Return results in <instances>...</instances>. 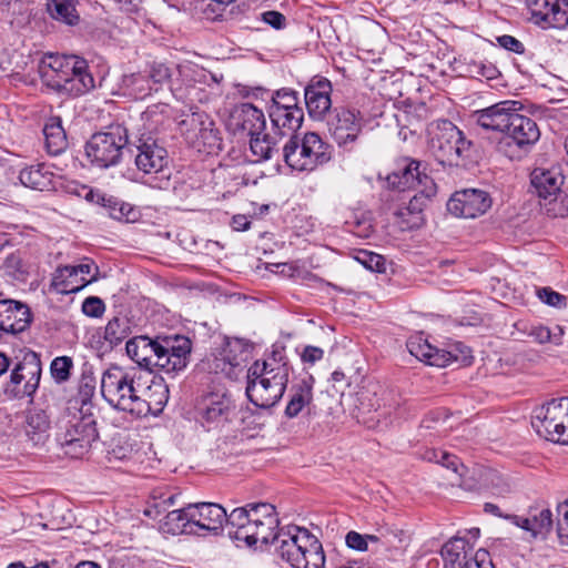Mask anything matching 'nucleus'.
Instances as JSON below:
<instances>
[{
	"label": "nucleus",
	"instance_id": "29",
	"mask_svg": "<svg viewBox=\"0 0 568 568\" xmlns=\"http://www.w3.org/2000/svg\"><path fill=\"white\" fill-rule=\"evenodd\" d=\"M270 118L273 126L280 130L277 135L284 136L290 134L292 136L294 135L293 133L301 128L304 112L303 109L286 110L270 108Z\"/></svg>",
	"mask_w": 568,
	"mask_h": 568
},
{
	"label": "nucleus",
	"instance_id": "1",
	"mask_svg": "<svg viewBox=\"0 0 568 568\" xmlns=\"http://www.w3.org/2000/svg\"><path fill=\"white\" fill-rule=\"evenodd\" d=\"M194 535L217 534L227 526L231 538L247 546L277 544L280 557L292 568H325V555L320 540L306 528L287 526L275 531L278 518L275 507L268 503L248 504L235 508L230 515L219 504H189Z\"/></svg>",
	"mask_w": 568,
	"mask_h": 568
},
{
	"label": "nucleus",
	"instance_id": "9",
	"mask_svg": "<svg viewBox=\"0 0 568 568\" xmlns=\"http://www.w3.org/2000/svg\"><path fill=\"white\" fill-rule=\"evenodd\" d=\"M539 139L540 130L537 123L517 111L506 135L498 143V150L510 160H519Z\"/></svg>",
	"mask_w": 568,
	"mask_h": 568
},
{
	"label": "nucleus",
	"instance_id": "52",
	"mask_svg": "<svg viewBox=\"0 0 568 568\" xmlns=\"http://www.w3.org/2000/svg\"><path fill=\"white\" fill-rule=\"evenodd\" d=\"M424 458L457 471L458 458L455 455H450L444 450L430 449L425 453Z\"/></svg>",
	"mask_w": 568,
	"mask_h": 568
},
{
	"label": "nucleus",
	"instance_id": "56",
	"mask_svg": "<svg viewBox=\"0 0 568 568\" xmlns=\"http://www.w3.org/2000/svg\"><path fill=\"white\" fill-rule=\"evenodd\" d=\"M537 296L541 302L549 306L561 307L565 305L566 297L550 287H542L537 290Z\"/></svg>",
	"mask_w": 568,
	"mask_h": 568
},
{
	"label": "nucleus",
	"instance_id": "34",
	"mask_svg": "<svg viewBox=\"0 0 568 568\" xmlns=\"http://www.w3.org/2000/svg\"><path fill=\"white\" fill-rule=\"evenodd\" d=\"M22 185L32 190H49L52 183V173L42 164L30 165L19 173Z\"/></svg>",
	"mask_w": 568,
	"mask_h": 568
},
{
	"label": "nucleus",
	"instance_id": "30",
	"mask_svg": "<svg viewBox=\"0 0 568 568\" xmlns=\"http://www.w3.org/2000/svg\"><path fill=\"white\" fill-rule=\"evenodd\" d=\"M140 398L146 405V410L142 415L145 417L150 414L156 415L162 412L169 399V389L161 382H154L149 386L141 385Z\"/></svg>",
	"mask_w": 568,
	"mask_h": 568
},
{
	"label": "nucleus",
	"instance_id": "38",
	"mask_svg": "<svg viewBox=\"0 0 568 568\" xmlns=\"http://www.w3.org/2000/svg\"><path fill=\"white\" fill-rule=\"evenodd\" d=\"M122 87L134 99H143L150 95L153 90L158 91V88H153L145 72L125 74L122 79Z\"/></svg>",
	"mask_w": 568,
	"mask_h": 568
},
{
	"label": "nucleus",
	"instance_id": "39",
	"mask_svg": "<svg viewBox=\"0 0 568 568\" xmlns=\"http://www.w3.org/2000/svg\"><path fill=\"white\" fill-rule=\"evenodd\" d=\"M95 83L91 72L88 71V62L73 54V92L84 94L94 89Z\"/></svg>",
	"mask_w": 568,
	"mask_h": 568
},
{
	"label": "nucleus",
	"instance_id": "58",
	"mask_svg": "<svg viewBox=\"0 0 568 568\" xmlns=\"http://www.w3.org/2000/svg\"><path fill=\"white\" fill-rule=\"evenodd\" d=\"M497 43L507 51L516 54L525 53V45L521 41L509 34H503L496 38Z\"/></svg>",
	"mask_w": 568,
	"mask_h": 568
},
{
	"label": "nucleus",
	"instance_id": "15",
	"mask_svg": "<svg viewBox=\"0 0 568 568\" xmlns=\"http://www.w3.org/2000/svg\"><path fill=\"white\" fill-rule=\"evenodd\" d=\"M529 20L542 28L561 29L568 26L567 0H525Z\"/></svg>",
	"mask_w": 568,
	"mask_h": 568
},
{
	"label": "nucleus",
	"instance_id": "2",
	"mask_svg": "<svg viewBox=\"0 0 568 568\" xmlns=\"http://www.w3.org/2000/svg\"><path fill=\"white\" fill-rule=\"evenodd\" d=\"M128 356L140 367L166 374L183 371L189 363L191 341L185 336L152 339L148 336H135L126 342Z\"/></svg>",
	"mask_w": 568,
	"mask_h": 568
},
{
	"label": "nucleus",
	"instance_id": "35",
	"mask_svg": "<svg viewBox=\"0 0 568 568\" xmlns=\"http://www.w3.org/2000/svg\"><path fill=\"white\" fill-rule=\"evenodd\" d=\"M71 294V266H58L51 274L47 288V295L51 302L60 301L63 296Z\"/></svg>",
	"mask_w": 568,
	"mask_h": 568
},
{
	"label": "nucleus",
	"instance_id": "54",
	"mask_svg": "<svg viewBox=\"0 0 568 568\" xmlns=\"http://www.w3.org/2000/svg\"><path fill=\"white\" fill-rule=\"evenodd\" d=\"M81 312L88 317L101 318L105 312V304L98 296H89L82 302Z\"/></svg>",
	"mask_w": 568,
	"mask_h": 568
},
{
	"label": "nucleus",
	"instance_id": "31",
	"mask_svg": "<svg viewBox=\"0 0 568 568\" xmlns=\"http://www.w3.org/2000/svg\"><path fill=\"white\" fill-rule=\"evenodd\" d=\"M43 134L50 154L59 155L67 149L68 138L60 118H50L43 128Z\"/></svg>",
	"mask_w": 568,
	"mask_h": 568
},
{
	"label": "nucleus",
	"instance_id": "11",
	"mask_svg": "<svg viewBox=\"0 0 568 568\" xmlns=\"http://www.w3.org/2000/svg\"><path fill=\"white\" fill-rule=\"evenodd\" d=\"M234 409V399L231 393L223 387L204 393L195 405L196 418L207 429L229 422Z\"/></svg>",
	"mask_w": 568,
	"mask_h": 568
},
{
	"label": "nucleus",
	"instance_id": "62",
	"mask_svg": "<svg viewBox=\"0 0 568 568\" xmlns=\"http://www.w3.org/2000/svg\"><path fill=\"white\" fill-rule=\"evenodd\" d=\"M262 19L276 30L283 29L286 22L285 16L278 11H266L262 14Z\"/></svg>",
	"mask_w": 568,
	"mask_h": 568
},
{
	"label": "nucleus",
	"instance_id": "21",
	"mask_svg": "<svg viewBox=\"0 0 568 568\" xmlns=\"http://www.w3.org/2000/svg\"><path fill=\"white\" fill-rule=\"evenodd\" d=\"M420 163L416 160L404 158L396 163V168L387 178V184L396 190L405 191L416 185H429L433 182L426 174L419 171Z\"/></svg>",
	"mask_w": 568,
	"mask_h": 568
},
{
	"label": "nucleus",
	"instance_id": "4",
	"mask_svg": "<svg viewBox=\"0 0 568 568\" xmlns=\"http://www.w3.org/2000/svg\"><path fill=\"white\" fill-rule=\"evenodd\" d=\"M141 375L134 368L110 366L101 376V394L113 408L142 417L146 405L140 398Z\"/></svg>",
	"mask_w": 568,
	"mask_h": 568
},
{
	"label": "nucleus",
	"instance_id": "10",
	"mask_svg": "<svg viewBox=\"0 0 568 568\" xmlns=\"http://www.w3.org/2000/svg\"><path fill=\"white\" fill-rule=\"evenodd\" d=\"M564 175L559 168H536L530 173V184L540 199L549 200L547 212L552 216L568 215V195L561 193Z\"/></svg>",
	"mask_w": 568,
	"mask_h": 568
},
{
	"label": "nucleus",
	"instance_id": "50",
	"mask_svg": "<svg viewBox=\"0 0 568 568\" xmlns=\"http://www.w3.org/2000/svg\"><path fill=\"white\" fill-rule=\"evenodd\" d=\"M71 357H55L50 365V373L55 383L67 382L70 377Z\"/></svg>",
	"mask_w": 568,
	"mask_h": 568
},
{
	"label": "nucleus",
	"instance_id": "8",
	"mask_svg": "<svg viewBox=\"0 0 568 568\" xmlns=\"http://www.w3.org/2000/svg\"><path fill=\"white\" fill-rule=\"evenodd\" d=\"M430 148L442 162H453L471 148V141L449 120L442 119L429 126Z\"/></svg>",
	"mask_w": 568,
	"mask_h": 568
},
{
	"label": "nucleus",
	"instance_id": "44",
	"mask_svg": "<svg viewBox=\"0 0 568 568\" xmlns=\"http://www.w3.org/2000/svg\"><path fill=\"white\" fill-rule=\"evenodd\" d=\"M130 334V325L124 317H113L109 321L104 331V338L110 345H119Z\"/></svg>",
	"mask_w": 568,
	"mask_h": 568
},
{
	"label": "nucleus",
	"instance_id": "32",
	"mask_svg": "<svg viewBox=\"0 0 568 568\" xmlns=\"http://www.w3.org/2000/svg\"><path fill=\"white\" fill-rule=\"evenodd\" d=\"M191 510L189 505L183 508L169 511L162 521V530L171 535L193 534L197 530L193 528Z\"/></svg>",
	"mask_w": 568,
	"mask_h": 568
},
{
	"label": "nucleus",
	"instance_id": "20",
	"mask_svg": "<svg viewBox=\"0 0 568 568\" xmlns=\"http://www.w3.org/2000/svg\"><path fill=\"white\" fill-rule=\"evenodd\" d=\"M39 73L42 82L54 91L65 89L71 81V65L65 54L48 53L39 65Z\"/></svg>",
	"mask_w": 568,
	"mask_h": 568
},
{
	"label": "nucleus",
	"instance_id": "41",
	"mask_svg": "<svg viewBox=\"0 0 568 568\" xmlns=\"http://www.w3.org/2000/svg\"><path fill=\"white\" fill-rule=\"evenodd\" d=\"M525 333L539 344L552 343L555 345H560L562 343L564 329L559 325H555L552 327L544 326L541 324L530 325L525 329Z\"/></svg>",
	"mask_w": 568,
	"mask_h": 568
},
{
	"label": "nucleus",
	"instance_id": "43",
	"mask_svg": "<svg viewBox=\"0 0 568 568\" xmlns=\"http://www.w3.org/2000/svg\"><path fill=\"white\" fill-rule=\"evenodd\" d=\"M48 428V417L43 412H36L28 416L26 433L36 444L44 439Z\"/></svg>",
	"mask_w": 568,
	"mask_h": 568
},
{
	"label": "nucleus",
	"instance_id": "53",
	"mask_svg": "<svg viewBox=\"0 0 568 568\" xmlns=\"http://www.w3.org/2000/svg\"><path fill=\"white\" fill-rule=\"evenodd\" d=\"M73 195L84 199L88 203L101 205L105 193L88 185L73 182Z\"/></svg>",
	"mask_w": 568,
	"mask_h": 568
},
{
	"label": "nucleus",
	"instance_id": "60",
	"mask_svg": "<svg viewBox=\"0 0 568 568\" xmlns=\"http://www.w3.org/2000/svg\"><path fill=\"white\" fill-rule=\"evenodd\" d=\"M345 541H346V545L352 549H355L358 551L368 550L365 535H362L357 531H354V530L348 531L346 534Z\"/></svg>",
	"mask_w": 568,
	"mask_h": 568
},
{
	"label": "nucleus",
	"instance_id": "13",
	"mask_svg": "<svg viewBox=\"0 0 568 568\" xmlns=\"http://www.w3.org/2000/svg\"><path fill=\"white\" fill-rule=\"evenodd\" d=\"M519 101L505 100L490 106L476 110L469 122L485 131L506 133L517 111L521 109Z\"/></svg>",
	"mask_w": 568,
	"mask_h": 568
},
{
	"label": "nucleus",
	"instance_id": "64",
	"mask_svg": "<svg viewBox=\"0 0 568 568\" xmlns=\"http://www.w3.org/2000/svg\"><path fill=\"white\" fill-rule=\"evenodd\" d=\"M467 568H494L491 561L488 559V552L479 549L474 556V561L468 562Z\"/></svg>",
	"mask_w": 568,
	"mask_h": 568
},
{
	"label": "nucleus",
	"instance_id": "28",
	"mask_svg": "<svg viewBox=\"0 0 568 568\" xmlns=\"http://www.w3.org/2000/svg\"><path fill=\"white\" fill-rule=\"evenodd\" d=\"M436 187L434 182L424 186L417 194H415L408 202L407 206L399 211V215L407 216L408 227H418L423 224V211L428 205L430 197L435 195Z\"/></svg>",
	"mask_w": 568,
	"mask_h": 568
},
{
	"label": "nucleus",
	"instance_id": "7",
	"mask_svg": "<svg viewBox=\"0 0 568 568\" xmlns=\"http://www.w3.org/2000/svg\"><path fill=\"white\" fill-rule=\"evenodd\" d=\"M128 144V131L121 124H112L103 132L94 133L85 144V155L91 163L109 168L119 163L122 149Z\"/></svg>",
	"mask_w": 568,
	"mask_h": 568
},
{
	"label": "nucleus",
	"instance_id": "5",
	"mask_svg": "<svg viewBox=\"0 0 568 568\" xmlns=\"http://www.w3.org/2000/svg\"><path fill=\"white\" fill-rule=\"evenodd\" d=\"M332 148L316 132H307L303 138L292 135L283 146L285 163L296 171H313L327 163Z\"/></svg>",
	"mask_w": 568,
	"mask_h": 568
},
{
	"label": "nucleus",
	"instance_id": "22",
	"mask_svg": "<svg viewBox=\"0 0 568 568\" xmlns=\"http://www.w3.org/2000/svg\"><path fill=\"white\" fill-rule=\"evenodd\" d=\"M332 84L327 79L312 81L305 88V104L311 118L321 120L332 106Z\"/></svg>",
	"mask_w": 568,
	"mask_h": 568
},
{
	"label": "nucleus",
	"instance_id": "49",
	"mask_svg": "<svg viewBox=\"0 0 568 568\" xmlns=\"http://www.w3.org/2000/svg\"><path fill=\"white\" fill-rule=\"evenodd\" d=\"M557 536L561 545L568 546V498L557 505Z\"/></svg>",
	"mask_w": 568,
	"mask_h": 568
},
{
	"label": "nucleus",
	"instance_id": "36",
	"mask_svg": "<svg viewBox=\"0 0 568 568\" xmlns=\"http://www.w3.org/2000/svg\"><path fill=\"white\" fill-rule=\"evenodd\" d=\"M278 138L263 132L262 135L250 136V149L256 162L267 161L278 153Z\"/></svg>",
	"mask_w": 568,
	"mask_h": 568
},
{
	"label": "nucleus",
	"instance_id": "42",
	"mask_svg": "<svg viewBox=\"0 0 568 568\" xmlns=\"http://www.w3.org/2000/svg\"><path fill=\"white\" fill-rule=\"evenodd\" d=\"M98 267L89 258H84L81 263L73 264V294L84 288L97 280Z\"/></svg>",
	"mask_w": 568,
	"mask_h": 568
},
{
	"label": "nucleus",
	"instance_id": "47",
	"mask_svg": "<svg viewBox=\"0 0 568 568\" xmlns=\"http://www.w3.org/2000/svg\"><path fill=\"white\" fill-rule=\"evenodd\" d=\"M145 73L153 85H162L172 79V70L164 62L153 61L148 65Z\"/></svg>",
	"mask_w": 568,
	"mask_h": 568
},
{
	"label": "nucleus",
	"instance_id": "14",
	"mask_svg": "<svg viewBox=\"0 0 568 568\" xmlns=\"http://www.w3.org/2000/svg\"><path fill=\"white\" fill-rule=\"evenodd\" d=\"M493 204L491 196L481 189L456 191L447 202V210L455 216L476 219L484 215Z\"/></svg>",
	"mask_w": 568,
	"mask_h": 568
},
{
	"label": "nucleus",
	"instance_id": "27",
	"mask_svg": "<svg viewBox=\"0 0 568 568\" xmlns=\"http://www.w3.org/2000/svg\"><path fill=\"white\" fill-rule=\"evenodd\" d=\"M313 376L302 378L298 383L292 385L290 389V399L285 408V416L295 418L302 410L313 402Z\"/></svg>",
	"mask_w": 568,
	"mask_h": 568
},
{
	"label": "nucleus",
	"instance_id": "3",
	"mask_svg": "<svg viewBox=\"0 0 568 568\" xmlns=\"http://www.w3.org/2000/svg\"><path fill=\"white\" fill-rule=\"evenodd\" d=\"M283 353L284 348L274 349L271 356L255 361L247 371L245 392L256 407L271 408L283 397L290 377V366Z\"/></svg>",
	"mask_w": 568,
	"mask_h": 568
},
{
	"label": "nucleus",
	"instance_id": "57",
	"mask_svg": "<svg viewBox=\"0 0 568 568\" xmlns=\"http://www.w3.org/2000/svg\"><path fill=\"white\" fill-rule=\"evenodd\" d=\"M470 72L487 80H494L500 74L499 70L490 62H474Z\"/></svg>",
	"mask_w": 568,
	"mask_h": 568
},
{
	"label": "nucleus",
	"instance_id": "23",
	"mask_svg": "<svg viewBox=\"0 0 568 568\" xmlns=\"http://www.w3.org/2000/svg\"><path fill=\"white\" fill-rule=\"evenodd\" d=\"M407 348L413 356L432 366L445 367L450 364L452 358H460L453 352L429 344L422 335L412 336L407 342Z\"/></svg>",
	"mask_w": 568,
	"mask_h": 568
},
{
	"label": "nucleus",
	"instance_id": "6",
	"mask_svg": "<svg viewBox=\"0 0 568 568\" xmlns=\"http://www.w3.org/2000/svg\"><path fill=\"white\" fill-rule=\"evenodd\" d=\"M531 426L540 437L568 445V397L555 398L536 407Z\"/></svg>",
	"mask_w": 568,
	"mask_h": 568
},
{
	"label": "nucleus",
	"instance_id": "48",
	"mask_svg": "<svg viewBox=\"0 0 568 568\" xmlns=\"http://www.w3.org/2000/svg\"><path fill=\"white\" fill-rule=\"evenodd\" d=\"M481 484L490 489L494 494L503 495L509 491L508 485L505 483L501 475L493 469H485L480 474Z\"/></svg>",
	"mask_w": 568,
	"mask_h": 568
},
{
	"label": "nucleus",
	"instance_id": "46",
	"mask_svg": "<svg viewBox=\"0 0 568 568\" xmlns=\"http://www.w3.org/2000/svg\"><path fill=\"white\" fill-rule=\"evenodd\" d=\"M71 0H45L48 14L58 21L71 24Z\"/></svg>",
	"mask_w": 568,
	"mask_h": 568
},
{
	"label": "nucleus",
	"instance_id": "19",
	"mask_svg": "<svg viewBox=\"0 0 568 568\" xmlns=\"http://www.w3.org/2000/svg\"><path fill=\"white\" fill-rule=\"evenodd\" d=\"M505 519L525 530L531 540H545L554 526L549 508H531L527 516L505 515Z\"/></svg>",
	"mask_w": 568,
	"mask_h": 568
},
{
	"label": "nucleus",
	"instance_id": "33",
	"mask_svg": "<svg viewBox=\"0 0 568 568\" xmlns=\"http://www.w3.org/2000/svg\"><path fill=\"white\" fill-rule=\"evenodd\" d=\"M195 146L199 151L215 153L222 149L220 132L213 121L206 119L199 122L197 133L195 134Z\"/></svg>",
	"mask_w": 568,
	"mask_h": 568
},
{
	"label": "nucleus",
	"instance_id": "40",
	"mask_svg": "<svg viewBox=\"0 0 568 568\" xmlns=\"http://www.w3.org/2000/svg\"><path fill=\"white\" fill-rule=\"evenodd\" d=\"M97 387V377L94 366L88 362H84L81 367V376L78 387V396L81 402L80 408L84 407V404L92 405L91 398L94 395Z\"/></svg>",
	"mask_w": 568,
	"mask_h": 568
},
{
	"label": "nucleus",
	"instance_id": "55",
	"mask_svg": "<svg viewBox=\"0 0 568 568\" xmlns=\"http://www.w3.org/2000/svg\"><path fill=\"white\" fill-rule=\"evenodd\" d=\"M178 495L163 490H154L152 493V504L151 506L155 509L156 514L164 513L169 509V507L175 504Z\"/></svg>",
	"mask_w": 568,
	"mask_h": 568
},
{
	"label": "nucleus",
	"instance_id": "24",
	"mask_svg": "<svg viewBox=\"0 0 568 568\" xmlns=\"http://www.w3.org/2000/svg\"><path fill=\"white\" fill-rule=\"evenodd\" d=\"M26 369V366L18 364L11 372L10 381L6 384L3 390L7 395L13 398L31 397L40 383L41 367L39 364H34L29 372L30 377L26 379V375L21 372Z\"/></svg>",
	"mask_w": 568,
	"mask_h": 568
},
{
	"label": "nucleus",
	"instance_id": "63",
	"mask_svg": "<svg viewBox=\"0 0 568 568\" xmlns=\"http://www.w3.org/2000/svg\"><path fill=\"white\" fill-rule=\"evenodd\" d=\"M196 68L197 67L194 63L189 62V61L176 64V71H178L179 78L181 79V82L182 83L192 82L194 80L193 73L195 72Z\"/></svg>",
	"mask_w": 568,
	"mask_h": 568
},
{
	"label": "nucleus",
	"instance_id": "17",
	"mask_svg": "<svg viewBox=\"0 0 568 568\" xmlns=\"http://www.w3.org/2000/svg\"><path fill=\"white\" fill-rule=\"evenodd\" d=\"M135 165L145 174L162 173L168 166V151L152 135L141 134L135 142Z\"/></svg>",
	"mask_w": 568,
	"mask_h": 568
},
{
	"label": "nucleus",
	"instance_id": "45",
	"mask_svg": "<svg viewBox=\"0 0 568 568\" xmlns=\"http://www.w3.org/2000/svg\"><path fill=\"white\" fill-rule=\"evenodd\" d=\"M271 108L286 110L302 109L298 105L297 92L287 88L280 89L273 93Z\"/></svg>",
	"mask_w": 568,
	"mask_h": 568
},
{
	"label": "nucleus",
	"instance_id": "61",
	"mask_svg": "<svg viewBox=\"0 0 568 568\" xmlns=\"http://www.w3.org/2000/svg\"><path fill=\"white\" fill-rule=\"evenodd\" d=\"M323 356L324 351L321 347L312 345L305 346L301 354L302 362L310 365H314L315 363L320 362Z\"/></svg>",
	"mask_w": 568,
	"mask_h": 568
},
{
	"label": "nucleus",
	"instance_id": "51",
	"mask_svg": "<svg viewBox=\"0 0 568 568\" xmlns=\"http://www.w3.org/2000/svg\"><path fill=\"white\" fill-rule=\"evenodd\" d=\"M356 260L369 271L378 273L385 271V258L377 253L361 251Z\"/></svg>",
	"mask_w": 568,
	"mask_h": 568
},
{
	"label": "nucleus",
	"instance_id": "18",
	"mask_svg": "<svg viewBox=\"0 0 568 568\" xmlns=\"http://www.w3.org/2000/svg\"><path fill=\"white\" fill-rule=\"evenodd\" d=\"M32 322L30 307L19 301L0 300V339L24 332Z\"/></svg>",
	"mask_w": 568,
	"mask_h": 568
},
{
	"label": "nucleus",
	"instance_id": "37",
	"mask_svg": "<svg viewBox=\"0 0 568 568\" xmlns=\"http://www.w3.org/2000/svg\"><path fill=\"white\" fill-rule=\"evenodd\" d=\"M101 206L108 211L111 219L118 221L132 223L139 219V211L133 205L111 195H104Z\"/></svg>",
	"mask_w": 568,
	"mask_h": 568
},
{
	"label": "nucleus",
	"instance_id": "16",
	"mask_svg": "<svg viewBox=\"0 0 568 568\" xmlns=\"http://www.w3.org/2000/svg\"><path fill=\"white\" fill-rule=\"evenodd\" d=\"M99 439L93 405L84 404L83 408L73 414V458L87 455Z\"/></svg>",
	"mask_w": 568,
	"mask_h": 568
},
{
	"label": "nucleus",
	"instance_id": "59",
	"mask_svg": "<svg viewBox=\"0 0 568 568\" xmlns=\"http://www.w3.org/2000/svg\"><path fill=\"white\" fill-rule=\"evenodd\" d=\"M406 535L403 531H389L383 535L382 546L388 548H404L406 547Z\"/></svg>",
	"mask_w": 568,
	"mask_h": 568
},
{
	"label": "nucleus",
	"instance_id": "12",
	"mask_svg": "<svg viewBox=\"0 0 568 568\" xmlns=\"http://www.w3.org/2000/svg\"><path fill=\"white\" fill-rule=\"evenodd\" d=\"M363 128L362 113L346 108L335 109L327 120L329 136L339 148L347 151L353 150Z\"/></svg>",
	"mask_w": 568,
	"mask_h": 568
},
{
	"label": "nucleus",
	"instance_id": "25",
	"mask_svg": "<svg viewBox=\"0 0 568 568\" xmlns=\"http://www.w3.org/2000/svg\"><path fill=\"white\" fill-rule=\"evenodd\" d=\"M232 116L236 126L245 131L248 136L262 135L266 129V119L263 111L252 103L237 105Z\"/></svg>",
	"mask_w": 568,
	"mask_h": 568
},
{
	"label": "nucleus",
	"instance_id": "26",
	"mask_svg": "<svg viewBox=\"0 0 568 568\" xmlns=\"http://www.w3.org/2000/svg\"><path fill=\"white\" fill-rule=\"evenodd\" d=\"M473 546L464 537L450 538L442 548L444 568H467L469 561H474L471 556Z\"/></svg>",
	"mask_w": 568,
	"mask_h": 568
}]
</instances>
